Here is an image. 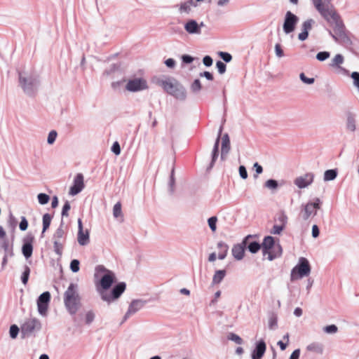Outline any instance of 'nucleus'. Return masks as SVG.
Returning a JSON list of instances; mask_svg holds the SVG:
<instances>
[{
    "label": "nucleus",
    "mask_w": 359,
    "mask_h": 359,
    "mask_svg": "<svg viewBox=\"0 0 359 359\" xmlns=\"http://www.w3.org/2000/svg\"><path fill=\"white\" fill-rule=\"evenodd\" d=\"M311 1L320 15L333 27L334 32L328 30L329 34L332 39L337 43L350 45L351 41L346 33L343 20L336 10L332 6L330 8L329 5L324 4L322 0Z\"/></svg>",
    "instance_id": "nucleus-1"
},
{
    "label": "nucleus",
    "mask_w": 359,
    "mask_h": 359,
    "mask_svg": "<svg viewBox=\"0 0 359 359\" xmlns=\"http://www.w3.org/2000/svg\"><path fill=\"white\" fill-rule=\"evenodd\" d=\"M152 81L156 85L161 86L165 93L172 95L175 99L180 101L186 100L187 90L184 86L175 78L161 75L154 77Z\"/></svg>",
    "instance_id": "nucleus-2"
},
{
    "label": "nucleus",
    "mask_w": 359,
    "mask_h": 359,
    "mask_svg": "<svg viewBox=\"0 0 359 359\" xmlns=\"http://www.w3.org/2000/svg\"><path fill=\"white\" fill-rule=\"evenodd\" d=\"M18 83L26 95L34 97L40 85L39 75L32 69L19 72Z\"/></svg>",
    "instance_id": "nucleus-3"
},
{
    "label": "nucleus",
    "mask_w": 359,
    "mask_h": 359,
    "mask_svg": "<svg viewBox=\"0 0 359 359\" xmlns=\"http://www.w3.org/2000/svg\"><path fill=\"white\" fill-rule=\"evenodd\" d=\"M64 304L71 315H75L81 307V297L76 283H71L64 294Z\"/></svg>",
    "instance_id": "nucleus-4"
},
{
    "label": "nucleus",
    "mask_w": 359,
    "mask_h": 359,
    "mask_svg": "<svg viewBox=\"0 0 359 359\" xmlns=\"http://www.w3.org/2000/svg\"><path fill=\"white\" fill-rule=\"evenodd\" d=\"M263 255H268L267 259L272 261L282 255V247L279 243H276L273 237L265 236L261 244Z\"/></svg>",
    "instance_id": "nucleus-5"
},
{
    "label": "nucleus",
    "mask_w": 359,
    "mask_h": 359,
    "mask_svg": "<svg viewBox=\"0 0 359 359\" xmlns=\"http://www.w3.org/2000/svg\"><path fill=\"white\" fill-rule=\"evenodd\" d=\"M311 273V266L308 259L305 257H300L297 264L291 271V280L301 279L307 276Z\"/></svg>",
    "instance_id": "nucleus-6"
},
{
    "label": "nucleus",
    "mask_w": 359,
    "mask_h": 359,
    "mask_svg": "<svg viewBox=\"0 0 359 359\" xmlns=\"http://www.w3.org/2000/svg\"><path fill=\"white\" fill-rule=\"evenodd\" d=\"M322 201L319 198H315L313 201L302 205L301 215L304 220H307L317 215V211L320 209Z\"/></svg>",
    "instance_id": "nucleus-7"
},
{
    "label": "nucleus",
    "mask_w": 359,
    "mask_h": 359,
    "mask_svg": "<svg viewBox=\"0 0 359 359\" xmlns=\"http://www.w3.org/2000/svg\"><path fill=\"white\" fill-rule=\"evenodd\" d=\"M126 287V283L124 282H121L113 287L111 293H109L107 291H102L100 289H97V292L100 294L103 301L110 303L112 301L118 299L125 291Z\"/></svg>",
    "instance_id": "nucleus-8"
},
{
    "label": "nucleus",
    "mask_w": 359,
    "mask_h": 359,
    "mask_svg": "<svg viewBox=\"0 0 359 359\" xmlns=\"http://www.w3.org/2000/svg\"><path fill=\"white\" fill-rule=\"evenodd\" d=\"M41 325L36 318H29L25 321L21 326V334L22 337H27L32 335L35 332L40 330Z\"/></svg>",
    "instance_id": "nucleus-9"
},
{
    "label": "nucleus",
    "mask_w": 359,
    "mask_h": 359,
    "mask_svg": "<svg viewBox=\"0 0 359 359\" xmlns=\"http://www.w3.org/2000/svg\"><path fill=\"white\" fill-rule=\"evenodd\" d=\"M147 81L143 78L129 79L126 85V89L129 92H139L148 89Z\"/></svg>",
    "instance_id": "nucleus-10"
},
{
    "label": "nucleus",
    "mask_w": 359,
    "mask_h": 359,
    "mask_svg": "<svg viewBox=\"0 0 359 359\" xmlns=\"http://www.w3.org/2000/svg\"><path fill=\"white\" fill-rule=\"evenodd\" d=\"M299 18L297 15H295L290 11H287L285 14V20L283 26L284 32L287 34L292 32L294 30L295 26L297 24Z\"/></svg>",
    "instance_id": "nucleus-11"
},
{
    "label": "nucleus",
    "mask_w": 359,
    "mask_h": 359,
    "mask_svg": "<svg viewBox=\"0 0 359 359\" xmlns=\"http://www.w3.org/2000/svg\"><path fill=\"white\" fill-rule=\"evenodd\" d=\"M50 299V294L49 292H44L37 299V307L38 311L41 316L46 314Z\"/></svg>",
    "instance_id": "nucleus-12"
},
{
    "label": "nucleus",
    "mask_w": 359,
    "mask_h": 359,
    "mask_svg": "<svg viewBox=\"0 0 359 359\" xmlns=\"http://www.w3.org/2000/svg\"><path fill=\"white\" fill-rule=\"evenodd\" d=\"M84 187L83 175L81 173H78L74 179L73 184L69 189V194L76 196L83 189Z\"/></svg>",
    "instance_id": "nucleus-13"
},
{
    "label": "nucleus",
    "mask_w": 359,
    "mask_h": 359,
    "mask_svg": "<svg viewBox=\"0 0 359 359\" xmlns=\"http://www.w3.org/2000/svg\"><path fill=\"white\" fill-rule=\"evenodd\" d=\"M314 179V175L312 172H307L297 177L294 184L299 189H304L312 184Z\"/></svg>",
    "instance_id": "nucleus-14"
},
{
    "label": "nucleus",
    "mask_w": 359,
    "mask_h": 359,
    "mask_svg": "<svg viewBox=\"0 0 359 359\" xmlns=\"http://www.w3.org/2000/svg\"><path fill=\"white\" fill-rule=\"evenodd\" d=\"M252 235L247 236L241 243L233 246L231 250L232 255L236 260H241L243 258L247 241L249 238H252Z\"/></svg>",
    "instance_id": "nucleus-15"
},
{
    "label": "nucleus",
    "mask_w": 359,
    "mask_h": 359,
    "mask_svg": "<svg viewBox=\"0 0 359 359\" xmlns=\"http://www.w3.org/2000/svg\"><path fill=\"white\" fill-rule=\"evenodd\" d=\"M146 302L142 299H135L131 302L129 305L128 309L126 313L123 322L126 321L130 316L135 314L136 312L142 309L145 305Z\"/></svg>",
    "instance_id": "nucleus-16"
},
{
    "label": "nucleus",
    "mask_w": 359,
    "mask_h": 359,
    "mask_svg": "<svg viewBox=\"0 0 359 359\" xmlns=\"http://www.w3.org/2000/svg\"><path fill=\"white\" fill-rule=\"evenodd\" d=\"M115 280V275L112 271H107V273L103 274L100 280V286L97 287V289H100L102 291H107L108 289L111 287L112 284Z\"/></svg>",
    "instance_id": "nucleus-17"
},
{
    "label": "nucleus",
    "mask_w": 359,
    "mask_h": 359,
    "mask_svg": "<svg viewBox=\"0 0 359 359\" xmlns=\"http://www.w3.org/2000/svg\"><path fill=\"white\" fill-rule=\"evenodd\" d=\"M78 229L77 241L79 244L82 246L87 245L90 243L89 231L88 229L83 230L81 219H78Z\"/></svg>",
    "instance_id": "nucleus-18"
},
{
    "label": "nucleus",
    "mask_w": 359,
    "mask_h": 359,
    "mask_svg": "<svg viewBox=\"0 0 359 359\" xmlns=\"http://www.w3.org/2000/svg\"><path fill=\"white\" fill-rule=\"evenodd\" d=\"M34 240L33 236H27L23 239V244L22 246V253L26 259L32 257L33 252L32 242Z\"/></svg>",
    "instance_id": "nucleus-19"
},
{
    "label": "nucleus",
    "mask_w": 359,
    "mask_h": 359,
    "mask_svg": "<svg viewBox=\"0 0 359 359\" xmlns=\"http://www.w3.org/2000/svg\"><path fill=\"white\" fill-rule=\"evenodd\" d=\"M315 21L313 19H308L304 21L302 26V32L299 34L298 39L300 41H305L309 36V32L312 29Z\"/></svg>",
    "instance_id": "nucleus-20"
},
{
    "label": "nucleus",
    "mask_w": 359,
    "mask_h": 359,
    "mask_svg": "<svg viewBox=\"0 0 359 359\" xmlns=\"http://www.w3.org/2000/svg\"><path fill=\"white\" fill-rule=\"evenodd\" d=\"M184 29L189 34H201V25L195 20H189L184 24Z\"/></svg>",
    "instance_id": "nucleus-21"
},
{
    "label": "nucleus",
    "mask_w": 359,
    "mask_h": 359,
    "mask_svg": "<svg viewBox=\"0 0 359 359\" xmlns=\"http://www.w3.org/2000/svg\"><path fill=\"white\" fill-rule=\"evenodd\" d=\"M266 346L264 340L261 339L256 344L255 348L252 353V359H261L265 351Z\"/></svg>",
    "instance_id": "nucleus-22"
},
{
    "label": "nucleus",
    "mask_w": 359,
    "mask_h": 359,
    "mask_svg": "<svg viewBox=\"0 0 359 359\" xmlns=\"http://www.w3.org/2000/svg\"><path fill=\"white\" fill-rule=\"evenodd\" d=\"M222 129H223V127L220 126L219 131H218L217 137L214 144V147H213V149L212 151V161H211V163L210 165V168H212L215 162L216 161V160L217 159L218 156H219V144L220 136L222 134Z\"/></svg>",
    "instance_id": "nucleus-23"
},
{
    "label": "nucleus",
    "mask_w": 359,
    "mask_h": 359,
    "mask_svg": "<svg viewBox=\"0 0 359 359\" xmlns=\"http://www.w3.org/2000/svg\"><path fill=\"white\" fill-rule=\"evenodd\" d=\"M230 151V140L227 133L222 138L221 158L224 159Z\"/></svg>",
    "instance_id": "nucleus-24"
},
{
    "label": "nucleus",
    "mask_w": 359,
    "mask_h": 359,
    "mask_svg": "<svg viewBox=\"0 0 359 359\" xmlns=\"http://www.w3.org/2000/svg\"><path fill=\"white\" fill-rule=\"evenodd\" d=\"M192 6H196V3L194 0H188L180 4L179 11L180 13H189Z\"/></svg>",
    "instance_id": "nucleus-25"
},
{
    "label": "nucleus",
    "mask_w": 359,
    "mask_h": 359,
    "mask_svg": "<svg viewBox=\"0 0 359 359\" xmlns=\"http://www.w3.org/2000/svg\"><path fill=\"white\" fill-rule=\"evenodd\" d=\"M53 241H65L64 223L62 221L53 236Z\"/></svg>",
    "instance_id": "nucleus-26"
},
{
    "label": "nucleus",
    "mask_w": 359,
    "mask_h": 359,
    "mask_svg": "<svg viewBox=\"0 0 359 359\" xmlns=\"http://www.w3.org/2000/svg\"><path fill=\"white\" fill-rule=\"evenodd\" d=\"M346 126L351 132H354L356 129L355 116L350 112L346 114Z\"/></svg>",
    "instance_id": "nucleus-27"
},
{
    "label": "nucleus",
    "mask_w": 359,
    "mask_h": 359,
    "mask_svg": "<svg viewBox=\"0 0 359 359\" xmlns=\"http://www.w3.org/2000/svg\"><path fill=\"white\" fill-rule=\"evenodd\" d=\"M217 248L219 250V252L218 255L219 259H224L226 257L227 252L229 250V246L227 244L224 243L223 241H219L217 243Z\"/></svg>",
    "instance_id": "nucleus-28"
},
{
    "label": "nucleus",
    "mask_w": 359,
    "mask_h": 359,
    "mask_svg": "<svg viewBox=\"0 0 359 359\" xmlns=\"http://www.w3.org/2000/svg\"><path fill=\"white\" fill-rule=\"evenodd\" d=\"M226 274V272L225 270H217L215 271L213 277H212V283L213 285H217L219 284L222 280L224 278Z\"/></svg>",
    "instance_id": "nucleus-29"
},
{
    "label": "nucleus",
    "mask_w": 359,
    "mask_h": 359,
    "mask_svg": "<svg viewBox=\"0 0 359 359\" xmlns=\"http://www.w3.org/2000/svg\"><path fill=\"white\" fill-rule=\"evenodd\" d=\"M307 351L322 354L323 352V346L318 342H313L309 344L306 347Z\"/></svg>",
    "instance_id": "nucleus-30"
},
{
    "label": "nucleus",
    "mask_w": 359,
    "mask_h": 359,
    "mask_svg": "<svg viewBox=\"0 0 359 359\" xmlns=\"http://www.w3.org/2000/svg\"><path fill=\"white\" fill-rule=\"evenodd\" d=\"M51 220L52 217L48 213H46L43 215V229L41 232V237L43 236L44 233L49 228Z\"/></svg>",
    "instance_id": "nucleus-31"
},
{
    "label": "nucleus",
    "mask_w": 359,
    "mask_h": 359,
    "mask_svg": "<svg viewBox=\"0 0 359 359\" xmlns=\"http://www.w3.org/2000/svg\"><path fill=\"white\" fill-rule=\"evenodd\" d=\"M337 176V171L335 169L327 170L324 173V180L325 181H332L334 180Z\"/></svg>",
    "instance_id": "nucleus-32"
},
{
    "label": "nucleus",
    "mask_w": 359,
    "mask_h": 359,
    "mask_svg": "<svg viewBox=\"0 0 359 359\" xmlns=\"http://www.w3.org/2000/svg\"><path fill=\"white\" fill-rule=\"evenodd\" d=\"M175 169L174 168L171 170L170 180L168 182V191L170 194H173L175 192Z\"/></svg>",
    "instance_id": "nucleus-33"
},
{
    "label": "nucleus",
    "mask_w": 359,
    "mask_h": 359,
    "mask_svg": "<svg viewBox=\"0 0 359 359\" xmlns=\"http://www.w3.org/2000/svg\"><path fill=\"white\" fill-rule=\"evenodd\" d=\"M202 88L201 81L198 79H195L191 84L190 90L194 94H198Z\"/></svg>",
    "instance_id": "nucleus-34"
},
{
    "label": "nucleus",
    "mask_w": 359,
    "mask_h": 359,
    "mask_svg": "<svg viewBox=\"0 0 359 359\" xmlns=\"http://www.w3.org/2000/svg\"><path fill=\"white\" fill-rule=\"evenodd\" d=\"M245 248H247L251 253L255 254L260 250V248H262V245L258 242L253 241V242L250 243L249 244L247 243V245Z\"/></svg>",
    "instance_id": "nucleus-35"
},
{
    "label": "nucleus",
    "mask_w": 359,
    "mask_h": 359,
    "mask_svg": "<svg viewBox=\"0 0 359 359\" xmlns=\"http://www.w3.org/2000/svg\"><path fill=\"white\" fill-rule=\"evenodd\" d=\"M287 216L285 215L284 212H281L278 215V217L276 219V221L278 222V224L283 226L285 228L286 224L287 223Z\"/></svg>",
    "instance_id": "nucleus-36"
},
{
    "label": "nucleus",
    "mask_w": 359,
    "mask_h": 359,
    "mask_svg": "<svg viewBox=\"0 0 359 359\" xmlns=\"http://www.w3.org/2000/svg\"><path fill=\"white\" fill-rule=\"evenodd\" d=\"M64 241H53L54 252L59 256L62 254Z\"/></svg>",
    "instance_id": "nucleus-37"
},
{
    "label": "nucleus",
    "mask_w": 359,
    "mask_h": 359,
    "mask_svg": "<svg viewBox=\"0 0 359 359\" xmlns=\"http://www.w3.org/2000/svg\"><path fill=\"white\" fill-rule=\"evenodd\" d=\"M1 247L5 251V255H8V256L11 257L14 255L13 246H10L8 241H4L2 243Z\"/></svg>",
    "instance_id": "nucleus-38"
},
{
    "label": "nucleus",
    "mask_w": 359,
    "mask_h": 359,
    "mask_svg": "<svg viewBox=\"0 0 359 359\" xmlns=\"http://www.w3.org/2000/svg\"><path fill=\"white\" fill-rule=\"evenodd\" d=\"M264 186V187H266L271 191H274L278 189V183L276 180L270 179L265 182Z\"/></svg>",
    "instance_id": "nucleus-39"
},
{
    "label": "nucleus",
    "mask_w": 359,
    "mask_h": 359,
    "mask_svg": "<svg viewBox=\"0 0 359 359\" xmlns=\"http://www.w3.org/2000/svg\"><path fill=\"white\" fill-rule=\"evenodd\" d=\"M30 271V268L28 266L25 265L24 266V271L21 275V281L25 285H27L28 282Z\"/></svg>",
    "instance_id": "nucleus-40"
},
{
    "label": "nucleus",
    "mask_w": 359,
    "mask_h": 359,
    "mask_svg": "<svg viewBox=\"0 0 359 359\" xmlns=\"http://www.w3.org/2000/svg\"><path fill=\"white\" fill-rule=\"evenodd\" d=\"M113 215L115 218L123 217L121 204L120 202L116 203L113 208Z\"/></svg>",
    "instance_id": "nucleus-41"
},
{
    "label": "nucleus",
    "mask_w": 359,
    "mask_h": 359,
    "mask_svg": "<svg viewBox=\"0 0 359 359\" xmlns=\"http://www.w3.org/2000/svg\"><path fill=\"white\" fill-rule=\"evenodd\" d=\"M344 62V57L341 54L336 55L332 60L331 66H339Z\"/></svg>",
    "instance_id": "nucleus-42"
},
{
    "label": "nucleus",
    "mask_w": 359,
    "mask_h": 359,
    "mask_svg": "<svg viewBox=\"0 0 359 359\" xmlns=\"http://www.w3.org/2000/svg\"><path fill=\"white\" fill-rule=\"evenodd\" d=\"M37 198L39 203L41 205L47 204L50 200L49 196L43 193L39 194L37 196Z\"/></svg>",
    "instance_id": "nucleus-43"
},
{
    "label": "nucleus",
    "mask_w": 359,
    "mask_h": 359,
    "mask_svg": "<svg viewBox=\"0 0 359 359\" xmlns=\"http://www.w3.org/2000/svg\"><path fill=\"white\" fill-rule=\"evenodd\" d=\"M269 328L271 330H274L278 327L277 318L275 316H271L268 321Z\"/></svg>",
    "instance_id": "nucleus-44"
},
{
    "label": "nucleus",
    "mask_w": 359,
    "mask_h": 359,
    "mask_svg": "<svg viewBox=\"0 0 359 359\" xmlns=\"http://www.w3.org/2000/svg\"><path fill=\"white\" fill-rule=\"evenodd\" d=\"M217 217L216 216H212L208 219V226L211 231L213 232L217 229Z\"/></svg>",
    "instance_id": "nucleus-45"
},
{
    "label": "nucleus",
    "mask_w": 359,
    "mask_h": 359,
    "mask_svg": "<svg viewBox=\"0 0 359 359\" xmlns=\"http://www.w3.org/2000/svg\"><path fill=\"white\" fill-rule=\"evenodd\" d=\"M284 229L285 228L283 226L276 224L273 225V228L270 231V233L274 235H280Z\"/></svg>",
    "instance_id": "nucleus-46"
},
{
    "label": "nucleus",
    "mask_w": 359,
    "mask_h": 359,
    "mask_svg": "<svg viewBox=\"0 0 359 359\" xmlns=\"http://www.w3.org/2000/svg\"><path fill=\"white\" fill-rule=\"evenodd\" d=\"M57 133L55 130H51L48 135L47 142L48 144H53L57 138Z\"/></svg>",
    "instance_id": "nucleus-47"
},
{
    "label": "nucleus",
    "mask_w": 359,
    "mask_h": 359,
    "mask_svg": "<svg viewBox=\"0 0 359 359\" xmlns=\"http://www.w3.org/2000/svg\"><path fill=\"white\" fill-rule=\"evenodd\" d=\"M323 330L327 334H335L338 331V327L335 325H330L324 327Z\"/></svg>",
    "instance_id": "nucleus-48"
},
{
    "label": "nucleus",
    "mask_w": 359,
    "mask_h": 359,
    "mask_svg": "<svg viewBox=\"0 0 359 359\" xmlns=\"http://www.w3.org/2000/svg\"><path fill=\"white\" fill-rule=\"evenodd\" d=\"M330 56V54L327 51H321L317 53L316 55V59L319 61H325L327 58H329Z\"/></svg>",
    "instance_id": "nucleus-49"
},
{
    "label": "nucleus",
    "mask_w": 359,
    "mask_h": 359,
    "mask_svg": "<svg viewBox=\"0 0 359 359\" xmlns=\"http://www.w3.org/2000/svg\"><path fill=\"white\" fill-rule=\"evenodd\" d=\"M228 339L231 340L239 345L242 344L243 341V339L238 335L234 333H230L228 336Z\"/></svg>",
    "instance_id": "nucleus-50"
},
{
    "label": "nucleus",
    "mask_w": 359,
    "mask_h": 359,
    "mask_svg": "<svg viewBox=\"0 0 359 359\" xmlns=\"http://www.w3.org/2000/svg\"><path fill=\"white\" fill-rule=\"evenodd\" d=\"M19 330H19L18 327L16 325H12L10 327V330H9L10 337L12 339L16 338L18 334V333H19Z\"/></svg>",
    "instance_id": "nucleus-51"
},
{
    "label": "nucleus",
    "mask_w": 359,
    "mask_h": 359,
    "mask_svg": "<svg viewBox=\"0 0 359 359\" xmlns=\"http://www.w3.org/2000/svg\"><path fill=\"white\" fill-rule=\"evenodd\" d=\"M79 264L80 262L78 259H73L70 263V269L72 272L76 273L79 271Z\"/></svg>",
    "instance_id": "nucleus-52"
},
{
    "label": "nucleus",
    "mask_w": 359,
    "mask_h": 359,
    "mask_svg": "<svg viewBox=\"0 0 359 359\" xmlns=\"http://www.w3.org/2000/svg\"><path fill=\"white\" fill-rule=\"evenodd\" d=\"M95 315L93 311H88L86 313V323L90 325L95 319Z\"/></svg>",
    "instance_id": "nucleus-53"
},
{
    "label": "nucleus",
    "mask_w": 359,
    "mask_h": 359,
    "mask_svg": "<svg viewBox=\"0 0 359 359\" xmlns=\"http://www.w3.org/2000/svg\"><path fill=\"white\" fill-rule=\"evenodd\" d=\"M70 208H71L70 203L68 201H67L62 207V212H61L62 217H67L69 215L68 212L70 210Z\"/></svg>",
    "instance_id": "nucleus-54"
},
{
    "label": "nucleus",
    "mask_w": 359,
    "mask_h": 359,
    "mask_svg": "<svg viewBox=\"0 0 359 359\" xmlns=\"http://www.w3.org/2000/svg\"><path fill=\"white\" fill-rule=\"evenodd\" d=\"M216 67L217 68L218 72L220 74H223L224 73H225L226 69V65L223 62H222L220 60L217 61L216 62Z\"/></svg>",
    "instance_id": "nucleus-55"
},
{
    "label": "nucleus",
    "mask_w": 359,
    "mask_h": 359,
    "mask_svg": "<svg viewBox=\"0 0 359 359\" xmlns=\"http://www.w3.org/2000/svg\"><path fill=\"white\" fill-rule=\"evenodd\" d=\"M299 78L303 83L306 84H312L315 81L314 78H308L305 76L304 73H301L299 74Z\"/></svg>",
    "instance_id": "nucleus-56"
},
{
    "label": "nucleus",
    "mask_w": 359,
    "mask_h": 359,
    "mask_svg": "<svg viewBox=\"0 0 359 359\" xmlns=\"http://www.w3.org/2000/svg\"><path fill=\"white\" fill-rule=\"evenodd\" d=\"M219 55L226 62H229L232 60L231 55L226 52H219Z\"/></svg>",
    "instance_id": "nucleus-57"
},
{
    "label": "nucleus",
    "mask_w": 359,
    "mask_h": 359,
    "mask_svg": "<svg viewBox=\"0 0 359 359\" xmlns=\"http://www.w3.org/2000/svg\"><path fill=\"white\" fill-rule=\"evenodd\" d=\"M351 78L353 80L354 86L358 88L359 91V72H354L351 74Z\"/></svg>",
    "instance_id": "nucleus-58"
},
{
    "label": "nucleus",
    "mask_w": 359,
    "mask_h": 359,
    "mask_svg": "<svg viewBox=\"0 0 359 359\" xmlns=\"http://www.w3.org/2000/svg\"><path fill=\"white\" fill-rule=\"evenodd\" d=\"M27 227H28V222H27V219L25 218V217H22L21 221L19 224L20 229L21 231H24L27 229Z\"/></svg>",
    "instance_id": "nucleus-59"
},
{
    "label": "nucleus",
    "mask_w": 359,
    "mask_h": 359,
    "mask_svg": "<svg viewBox=\"0 0 359 359\" xmlns=\"http://www.w3.org/2000/svg\"><path fill=\"white\" fill-rule=\"evenodd\" d=\"M111 151L116 155L121 154V147L118 142H114L111 147Z\"/></svg>",
    "instance_id": "nucleus-60"
},
{
    "label": "nucleus",
    "mask_w": 359,
    "mask_h": 359,
    "mask_svg": "<svg viewBox=\"0 0 359 359\" xmlns=\"http://www.w3.org/2000/svg\"><path fill=\"white\" fill-rule=\"evenodd\" d=\"M239 175L241 177L243 180H245L248 178V172L244 165H240L239 166Z\"/></svg>",
    "instance_id": "nucleus-61"
},
{
    "label": "nucleus",
    "mask_w": 359,
    "mask_h": 359,
    "mask_svg": "<svg viewBox=\"0 0 359 359\" xmlns=\"http://www.w3.org/2000/svg\"><path fill=\"white\" fill-rule=\"evenodd\" d=\"M253 167L256 172V175H254V177L257 178V175L263 172V168L258 163H255Z\"/></svg>",
    "instance_id": "nucleus-62"
},
{
    "label": "nucleus",
    "mask_w": 359,
    "mask_h": 359,
    "mask_svg": "<svg viewBox=\"0 0 359 359\" xmlns=\"http://www.w3.org/2000/svg\"><path fill=\"white\" fill-rule=\"evenodd\" d=\"M212 62H213V60H212V57L210 56H209V55H205L203 58V63L206 67L212 66Z\"/></svg>",
    "instance_id": "nucleus-63"
},
{
    "label": "nucleus",
    "mask_w": 359,
    "mask_h": 359,
    "mask_svg": "<svg viewBox=\"0 0 359 359\" xmlns=\"http://www.w3.org/2000/svg\"><path fill=\"white\" fill-rule=\"evenodd\" d=\"M275 52L278 57H282L284 55L283 50L279 43H276L275 46Z\"/></svg>",
    "instance_id": "nucleus-64"
}]
</instances>
